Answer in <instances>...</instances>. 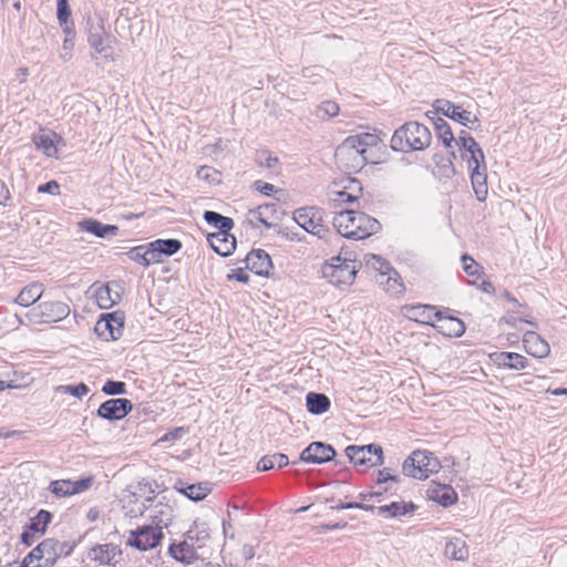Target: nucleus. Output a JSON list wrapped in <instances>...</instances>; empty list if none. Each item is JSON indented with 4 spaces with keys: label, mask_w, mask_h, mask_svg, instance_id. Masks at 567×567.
I'll list each match as a JSON object with an SVG mask.
<instances>
[{
    "label": "nucleus",
    "mask_w": 567,
    "mask_h": 567,
    "mask_svg": "<svg viewBox=\"0 0 567 567\" xmlns=\"http://www.w3.org/2000/svg\"><path fill=\"white\" fill-rule=\"evenodd\" d=\"M333 226L342 237L355 240L368 238L381 228L378 219L364 213L349 209L334 216Z\"/></svg>",
    "instance_id": "1"
},
{
    "label": "nucleus",
    "mask_w": 567,
    "mask_h": 567,
    "mask_svg": "<svg viewBox=\"0 0 567 567\" xmlns=\"http://www.w3.org/2000/svg\"><path fill=\"white\" fill-rule=\"evenodd\" d=\"M432 141L430 130L419 122H408L399 127L391 137V147L394 151H423Z\"/></svg>",
    "instance_id": "2"
},
{
    "label": "nucleus",
    "mask_w": 567,
    "mask_h": 567,
    "mask_svg": "<svg viewBox=\"0 0 567 567\" xmlns=\"http://www.w3.org/2000/svg\"><path fill=\"white\" fill-rule=\"evenodd\" d=\"M70 553L71 547L66 543L47 538L24 557L20 567H52L60 556Z\"/></svg>",
    "instance_id": "3"
},
{
    "label": "nucleus",
    "mask_w": 567,
    "mask_h": 567,
    "mask_svg": "<svg viewBox=\"0 0 567 567\" xmlns=\"http://www.w3.org/2000/svg\"><path fill=\"white\" fill-rule=\"evenodd\" d=\"M358 262L351 256H334L326 261L321 267L322 277L334 286H349L353 282Z\"/></svg>",
    "instance_id": "4"
},
{
    "label": "nucleus",
    "mask_w": 567,
    "mask_h": 567,
    "mask_svg": "<svg viewBox=\"0 0 567 567\" xmlns=\"http://www.w3.org/2000/svg\"><path fill=\"white\" fill-rule=\"evenodd\" d=\"M87 41L92 49V56L99 65L110 63L114 60L111 38L97 19L89 18L86 21Z\"/></svg>",
    "instance_id": "5"
},
{
    "label": "nucleus",
    "mask_w": 567,
    "mask_h": 567,
    "mask_svg": "<svg viewBox=\"0 0 567 567\" xmlns=\"http://www.w3.org/2000/svg\"><path fill=\"white\" fill-rule=\"evenodd\" d=\"M380 138L375 134L363 133L349 136L338 147L337 155H348L355 162V166L363 165L368 162L367 153L370 147L377 146Z\"/></svg>",
    "instance_id": "6"
},
{
    "label": "nucleus",
    "mask_w": 567,
    "mask_h": 567,
    "mask_svg": "<svg viewBox=\"0 0 567 567\" xmlns=\"http://www.w3.org/2000/svg\"><path fill=\"white\" fill-rule=\"evenodd\" d=\"M439 461L427 451H414L402 464V473L416 480H425L437 472Z\"/></svg>",
    "instance_id": "7"
},
{
    "label": "nucleus",
    "mask_w": 567,
    "mask_h": 567,
    "mask_svg": "<svg viewBox=\"0 0 567 567\" xmlns=\"http://www.w3.org/2000/svg\"><path fill=\"white\" fill-rule=\"evenodd\" d=\"M147 489L150 493H154L148 484H138L134 491H124L121 503L125 516L135 518L147 511V503H153L152 496H145Z\"/></svg>",
    "instance_id": "8"
},
{
    "label": "nucleus",
    "mask_w": 567,
    "mask_h": 567,
    "mask_svg": "<svg viewBox=\"0 0 567 567\" xmlns=\"http://www.w3.org/2000/svg\"><path fill=\"white\" fill-rule=\"evenodd\" d=\"M164 537L163 530L154 525H144L131 530L126 544L141 551L157 547Z\"/></svg>",
    "instance_id": "9"
},
{
    "label": "nucleus",
    "mask_w": 567,
    "mask_h": 567,
    "mask_svg": "<svg viewBox=\"0 0 567 567\" xmlns=\"http://www.w3.org/2000/svg\"><path fill=\"white\" fill-rule=\"evenodd\" d=\"M344 452L354 465L377 466L383 464V451L378 444L349 445Z\"/></svg>",
    "instance_id": "10"
},
{
    "label": "nucleus",
    "mask_w": 567,
    "mask_h": 567,
    "mask_svg": "<svg viewBox=\"0 0 567 567\" xmlns=\"http://www.w3.org/2000/svg\"><path fill=\"white\" fill-rule=\"evenodd\" d=\"M293 220L299 227L320 238L328 231L321 224L320 212L313 207L295 210Z\"/></svg>",
    "instance_id": "11"
},
{
    "label": "nucleus",
    "mask_w": 567,
    "mask_h": 567,
    "mask_svg": "<svg viewBox=\"0 0 567 567\" xmlns=\"http://www.w3.org/2000/svg\"><path fill=\"white\" fill-rule=\"evenodd\" d=\"M344 182L346 185H343L341 188H337V186H334L329 190V203L333 207L346 203H353L362 193V187L358 179L347 178Z\"/></svg>",
    "instance_id": "12"
},
{
    "label": "nucleus",
    "mask_w": 567,
    "mask_h": 567,
    "mask_svg": "<svg viewBox=\"0 0 567 567\" xmlns=\"http://www.w3.org/2000/svg\"><path fill=\"white\" fill-rule=\"evenodd\" d=\"M336 451L330 444L312 442L301 452L299 461L311 464H322L331 461Z\"/></svg>",
    "instance_id": "13"
},
{
    "label": "nucleus",
    "mask_w": 567,
    "mask_h": 567,
    "mask_svg": "<svg viewBox=\"0 0 567 567\" xmlns=\"http://www.w3.org/2000/svg\"><path fill=\"white\" fill-rule=\"evenodd\" d=\"M434 107L443 115L458 122L464 126H468L470 128H473V124L478 122L477 117L474 116L470 111L461 110L458 105H455L447 100H436Z\"/></svg>",
    "instance_id": "14"
},
{
    "label": "nucleus",
    "mask_w": 567,
    "mask_h": 567,
    "mask_svg": "<svg viewBox=\"0 0 567 567\" xmlns=\"http://www.w3.org/2000/svg\"><path fill=\"white\" fill-rule=\"evenodd\" d=\"M132 408L128 399H110L100 405L97 415L109 421L122 420L132 411Z\"/></svg>",
    "instance_id": "15"
},
{
    "label": "nucleus",
    "mask_w": 567,
    "mask_h": 567,
    "mask_svg": "<svg viewBox=\"0 0 567 567\" xmlns=\"http://www.w3.org/2000/svg\"><path fill=\"white\" fill-rule=\"evenodd\" d=\"M147 509L150 511V518L153 520L154 526L161 528L168 527L174 518V507L166 501L165 496H162L153 505L147 503Z\"/></svg>",
    "instance_id": "16"
},
{
    "label": "nucleus",
    "mask_w": 567,
    "mask_h": 567,
    "mask_svg": "<svg viewBox=\"0 0 567 567\" xmlns=\"http://www.w3.org/2000/svg\"><path fill=\"white\" fill-rule=\"evenodd\" d=\"M39 317L41 322H56L66 318L70 313L69 306L61 301L43 302L39 306Z\"/></svg>",
    "instance_id": "17"
},
{
    "label": "nucleus",
    "mask_w": 567,
    "mask_h": 567,
    "mask_svg": "<svg viewBox=\"0 0 567 567\" xmlns=\"http://www.w3.org/2000/svg\"><path fill=\"white\" fill-rule=\"evenodd\" d=\"M432 326L440 333L450 338L461 337L465 332V324L461 319L452 316H444L441 311L435 322H432Z\"/></svg>",
    "instance_id": "18"
},
{
    "label": "nucleus",
    "mask_w": 567,
    "mask_h": 567,
    "mask_svg": "<svg viewBox=\"0 0 567 567\" xmlns=\"http://www.w3.org/2000/svg\"><path fill=\"white\" fill-rule=\"evenodd\" d=\"M245 261L247 268L258 276L268 277L272 268L270 256L262 249L251 250Z\"/></svg>",
    "instance_id": "19"
},
{
    "label": "nucleus",
    "mask_w": 567,
    "mask_h": 567,
    "mask_svg": "<svg viewBox=\"0 0 567 567\" xmlns=\"http://www.w3.org/2000/svg\"><path fill=\"white\" fill-rule=\"evenodd\" d=\"M122 550L117 545L112 543L97 545L89 551L91 560L97 561L101 565H115L116 558L121 556Z\"/></svg>",
    "instance_id": "20"
},
{
    "label": "nucleus",
    "mask_w": 567,
    "mask_h": 567,
    "mask_svg": "<svg viewBox=\"0 0 567 567\" xmlns=\"http://www.w3.org/2000/svg\"><path fill=\"white\" fill-rule=\"evenodd\" d=\"M168 554L175 560L185 565H190L199 558L198 550L185 538L177 544H171Z\"/></svg>",
    "instance_id": "21"
},
{
    "label": "nucleus",
    "mask_w": 567,
    "mask_h": 567,
    "mask_svg": "<svg viewBox=\"0 0 567 567\" xmlns=\"http://www.w3.org/2000/svg\"><path fill=\"white\" fill-rule=\"evenodd\" d=\"M523 343L526 352L533 357L545 358L549 354L550 348L548 342L534 331L524 333Z\"/></svg>",
    "instance_id": "22"
},
{
    "label": "nucleus",
    "mask_w": 567,
    "mask_h": 567,
    "mask_svg": "<svg viewBox=\"0 0 567 567\" xmlns=\"http://www.w3.org/2000/svg\"><path fill=\"white\" fill-rule=\"evenodd\" d=\"M276 213L275 204L259 205L254 209H249L247 214V221L252 228H257L260 225L266 228H271L274 225L269 221V218Z\"/></svg>",
    "instance_id": "23"
},
{
    "label": "nucleus",
    "mask_w": 567,
    "mask_h": 567,
    "mask_svg": "<svg viewBox=\"0 0 567 567\" xmlns=\"http://www.w3.org/2000/svg\"><path fill=\"white\" fill-rule=\"evenodd\" d=\"M80 231H87L99 238L114 237L118 233V227L115 225H104L101 221L89 218L78 223Z\"/></svg>",
    "instance_id": "24"
},
{
    "label": "nucleus",
    "mask_w": 567,
    "mask_h": 567,
    "mask_svg": "<svg viewBox=\"0 0 567 567\" xmlns=\"http://www.w3.org/2000/svg\"><path fill=\"white\" fill-rule=\"evenodd\" d=\"M207 239L210 247L220 256H229L236 248V239L229 231H217Z\"/></svg>",
    "instance_id": "25"
},
{
    "label": "nucleus",
    "mask_w": 567,
    "mask_h": 567,
    "mask_svg": "<svg viewBox=\"0 0 567 567\" xmlns=\"http://www.w3.org/2000/svg\"><path fill=\"white\" fill-rule=\"evenodd\" d=\"M373 509L377 511L379 516L384 518H396L413 513L415 505L411 502L393 501L390 504L374 506Z\"/></svg>",
    "instance_id": "26"
},
{
    "label": "nucleus",
    "mask_w": 567,
    "mask_h": 567,
    "mask_svg": "<svg viewBox=\"0 0 567 567\" xmlns=\"http://www.w3.org/2000/svg\"><path fill=\"white\" fill-rule=\"evenodd\" d=\"M92 297L101 309H110L121 299L120 293L113 291L110 285L93 286Z\"/></svg>",
    "instance_id": "27"
},
{
    "label": "nucleus",
    "mask_w": 567,
    "mask_h": 567,
    "mask_svg": "<svg viewBox=\"0 0 567 567\" xmlns=\"http://www.w3.org/2000/svg\"><path fill=\"white\" fill-rule=\"evenodd\" d=\"M175 489L195 502L204 499L212 491L209 483L186 484L183 481L175 483Z\"/></svg>",
    "instance_id": "28"
},
{
    "label": "nucleus",
    "mask_w": 567,
    "mask_h": 567,
    "mask_svg": "<svg viewBox=\"0 0 567 567\" xmlns=\"http://www.w3.org/2000/svg\"><path fill=\"white\" fill-rule=\"evenodd\" d=\"M151 247L155 261L159 262L163 256L169 257L176 254L182 248V243L178 239H157L151 243Z\"/></svg>",
    "instance_id": "29"
},
{
    "label": "nucleus",
    "mask_w": 567,
    "mask_h": 567,
    "mask_svg": "<svg viewBox=\"0 0 567 567\" xmlns=\"http://www.w3.org/2000/svg\"><path fill=\"white\" fill-rule=\"evenodd\" d=\"M494 362L512 370H523L527 367V359L515 352L494 353Z\"/></svg>",
    "instance_id": "30"
},
{
    "label": "nucleus",
    "mask_w": 567,
    "mask_h": 567,
    "mask_svg": "<svg viewBox=\"0 0 567 567\" xmlns=\"http://www.w3.org/2000/svg\"><path fill=\"white\" fill-rule=\"evenodd\" d=\"M486 169V165H482V169H471L473 190L480 202H484L488 193Z\"/></svg>",
    "instance_id": "31"
},
{
    "label": "nucleus",
    "mask_w": 567,
    "mask_h": 567,
    "mask_svg": "<svg viewBox=\"0 0 567 567\" xmlns=\"http://www.w3.org/2000/svg\"><path fill=\"white\" fill-rule=\"evenodd\" d=\"M444 554L453 560H466L468 557V549L465 540L462 537H453L445 544Z\"/></svg>",
    "instance_id": "32"
},
{
    "label": "nucleus",
    "mask_w": 567,
    "mask_h": 567,
    "mask_svg": "<svg viewBox=\"0 0 567 567\" xmlns=\"http://www.w3.org/2000/svg\"><path fill=\"white\" fill-rule=\"evenodd\" d=\"M307 410L311 414H322L327 412L331 405L330 399L323 393L309 392L306 396Z\"/></svg>",
    "instance_id": "33"
},
{
    "label": "nucleus",
    "mask_w": 567,
    "mask_h": 567,
    "mask_svg": "<svg viewBox=\"0 0 567 567\" xmlns=\"http://www.w3.org/2000/svg\"><path fill=\"white\" fill-rule=\"evenodd\" d=\"M410 318L414 319L415 321L430 324L435 322L436 318L440 316V311H436L435 307L427 305L412 306L410 308Z\"/></svg>",
    "instance_id": "34"
},
{
    "label": "nucleus",
    "mask_w": 567,
    "mask_h": 567,
    "mask_svg": "<svg viewBox=\"0 0 567 567\" xmlns=\"http://www.w3.org/2000/svg\"><path fill=\"white\" fill-rule=\"evenodd\" d=\"M43 293L42 285L31 284L24 287L18 295L16 301L22 307H29L38 301Z\"/></svg>",
    "instance_id": "35"
},
{
    "label": "nucleus",
    "mask_w": 567,
    "mask_h": 567,
    "mask_svg": "<svg viewBox=\"0 0 567 567\" xmlns=\"http://www.w3.org/2000/svg\"><path fill=\"white\" fill-rule=\"evenodd\" d=\"M429 496L443 506L452 505L457 498L454 489L446 485H439L432 489H429Z\"/></svg>",
    "instance_id": "36"
},
{
    "label": "nucleus",
    "mask_w": 567,
    "mask_h": 567,
    "mask_svg": "<svg viewBox=\"0 0 567 567\" xmlns=\"http://www.w3.org/2000/svg\"><path fill=\"white\" fill-rule=\"evenodd\" d=\"M204 219L208 225L217 228L218 231H229L234 227V220L230 217L223 216L213 210H206Z\"/></svg>",
    "instance_id": "37"
},
{
    "label": "nucleus",
    "mask_w": 567,
    "mask_h": 567,
    "mask_svg": "<svg viewBox=\"0 0 567 567\" xmlns=\"http://www.w3.org/2000/svg\"><path fill=\"white\" fill-rule=\"evenodd\" d=\"M288 464H289V458L286 454L275 453L272 455L262 456L257 464V470L264 472V471L272 470L275 466L282 468L284 466H287Z\"/></svg>",
    "instance_id": "38"
},
{
    "label": "nucleus",
    "mask_w": 567,
    "mask_h": 567,
    "mask_svg": "<svg viewBox=\"0 0 567 567\" xmlns=\"http://www.w3.org/2000/svg\"><path fill=\"white\" fill-rule=\"evenodd\" d=\"M54 134L51 131H41L34 135L33 142L38 150H42L48 156L55 154Z\"/></svg>",
    "instance_id": "39"
},
{
    "label": "nucleus",
    "mask_w": 567,
    "mask_h": 567,
    "mask_svg": "<svg viewBox=\"0 0 567 567\" xmlns=\"http://www.w3.org/2000/svg\"><path fill=\"white\" fill-rule=\"evenodd\" d=\"M380 285L386 290L389 293L393 296H399L404 292V285L400 278V275L396 270L393 269L392 274L385 275L383 279H380Z\"/></svg>",
    "instance_id": "40"
},
{
    "label": "nucleus",
    "mask_w": 567,
    "mask_h": 567,
    "mask_svg": "<svg viewBox=\"0 0 567 567\" xmlns=\"http://www.w3.org/2000/svg\"><path fill=\"white\" fill-rule=\"evenodd\" d=\"M184 537L198 550L204 547L209 538V533L206 527L200 528L198 525H194L184 534Z\"/></svg>",
    "instance_id": "41"
},
{
    "label": "nucleus",
    "mask_w": 567,
    "mask_h": 567,
    "mask_svg": "<svg viewBox=\"0 0 567 567\" xmlns=\"http://www.w3.org/2000/svg\"><path fill=\"white\" fill-rule=\"evenodd\" d=\"M127 255L132 260H134L141 265H144V266H150L152 264H156L154 252L152 250L151 245L148 247L138 246V247L132 248L127 252Z\"/></svg>",
    "instance_id": "42"
},
{
    "label": "nucleus",
    "mask_w": 567,
    "mask_h": 567,
    "mask_svg": "<svg viewBox=\"0 0 567 567\" xmlns=\"http://www.w3.org/2000/svg\"><path fill=\"white\" fill-rule=\"evenodd\" d=\"M106 322H109V334L111 340H116L122 336L124 327V316L120 312L104 315Z\"/></svg>",
    "instance_id": "43"
},
{
    "label": "nucleus",
    "mask_w": 567,
    "mask_h": 567,
    "mask_svg": "<svg viewBox=\"0 0 567 567\" xmlns=\"http://www.w3.org/2000/svg\"><path fill=\"white\" fill-rule=\"evenodd\" d=\"M435 131L439 136V138L442 141L443 145L447 148L452 147L453 144H455L456 140L452 133L451 126L449 123L439 117L434 122Z\"/></svg>",
    "instance_id": "44"
},
{
    "label": "nucleus",
    "mask_w": 567,
    "mask_h": 567,
    "mask_svg": "<svg viewBox=\"0 0 567 567\" xmlns=\"http://www.w3.org/2000/svg\"><path fill=\"white\" fill-rule=\"evenodd\" d=\"M255 161L260 167H265L272 173L279 172V161L268 150L257 151Z\"/></svg>",
    "instance_id": "45"
},
{
    "label": "nucleus",
    "mask_w": 567,
    "mask_h": 567,
    "mask_svg": "<svg viewBox=\"0 0 567 567\" xmlns=\"http://www.w3.org/2000/svg\"><path fill=\"white\" fill-rule=\"evenodd\" d=\"M50 520L51 513L45 509H41L34 517L30 519L28 528L34 533H38V536H42L45 533Z\"/></svg>",
    "instance_id": "46"
},
{
    "label": "nucleus",
    "mask_w": 567,
    "mask_h": 567,
    "mask_svg": "<svg viewBox=\"0 0 567 567\" xmlns=\"http://www.w3.org/2000/svg\"><path fill=\"white\" fill-rule=\"evenodd\" d=\"M365 262L369 267L379 272L381 279H383L385 275H390L393 271V268L390 265V262L378 255L367 256Z\"/></svg>",
    "instance_id": "47"
},
{
    "label": "nucleus",
    "mask_w": 567,
    "mask_h": 567,
    "mask_svg": "<svg viewBox=\"0 0 567 567\" xmlns=\"http://www.w3.org/2000/svg\"><path fill=\"white\" fill-rule=\"evenodd\" d=\"M339 113V105L333 101L322 102L316 111V116L321 120H329Z\"/></svg>",
    "instance_id": "48"
},
{
    "label": "nucleus",
    "mask_w": 567,
    "mask_h": 567,
    "mask_svg": "<svg viewBox=\"0 0 567 567\" xmlns=\"http://www.w3.org/2000/svg\"><path fill=\"white\" fill-rule=\"evenodd\" d=\"M463 270L471 277H480L482 267L468 255L462 256Z\"/></svg>",
    "instance_id": "49"
},
{
    "label": "nucleus",
    "mask_w": 567,
    "mask_h": 567,
    "mask_svg": "<svg viewBox=\"0 0 567 567\" xmlns=\"http://www.w3.org/2000/svg\"><path fill=\"white\" fill-rule=\"evenodd\" d=\"M50 491L58 497L71 495V481H54L50 484Z\"/></svg>",
    "instance_id": "50"
},
{
    "label": "nucleus",
    "mask_w": 567,
    "mask_h": 567,
    "mask_svg": "<svg viewBox=\"0 0 567 567\" xmlns=\"http://www.w3.org/2000/svg\"><path fill=\"white\" fill-rule=\"evenodd\" d=\"M102 391L107 395L124 394L126 392V384L122 381L107 380Z\"/></svg>",
    "instance_id": "51"
},
{
    "label": "nucleus",
    "mask_w": 567,
    "mask_h": 567,
    "mask_svg": "<svg viewBox=\"0 0 567 567\" xmlns=\"http://www.w3.org/2000/svg\"><path fill=\"white\" fill-rule=\"evenodd\" d=\"M456 145L464 148L467 153L473 152V150L478 147L477 142L467 132L462 131L460 133L458 138L455 142Z\"/></svg>",
    "instance_id": "52"
},
{
    "label": "nucleus",
    "mask_w": 567,
    "mask_h": 567,
    "mask_svg": "<svg viewBox=\"0 0 567 567\" xmlns=\"http://www.w3.org/2000/svg\"><path fill=\"white\" fill-rule=\"evenodd\" d=\"M390 489H391V487H390V486H388V485H386V486H383V485H378V484H377V485H375V487H374V489H373L372 492H369V493H361V494L359 495V497H360V499H361L362 502H367V501H369V499H371V498H377V502H378V503H382V501H383V499H382L381 497L383 496V494H384L385 492H388V491H390Z\"/></svg>",
    "instance_id": "53"
},
{
    "label": "nucleus",
    "mask_w": 567,
    "mask_h": 567,
    "mask_svg": "<svg viewBox=\"0 0 567 567\" xmlns=\"http://www.w3.org/2000/svg\"><path fill=\"white\" fill-rule=\"evenodd\" d=\"M58 20L60 22L61 25H64L68 23V18L70 16V10H69V2L68 0H58ZM64 31L68 33L69 32V27L65 25L64 27Z\"/></svg>",
    "instance_id": "54"
},
{
    "label": "nucleus",
    "mask_w": 567,
    "mask_h": 567,
    "mask_svg": "<svg viewBox=\"0 0 567 567\" xmlns=\"http://www.w3.org/2000/svg\"><path fill=\"white\" fill-rule=\"evenodd\" d=\"M470 154L468 166L471 169H482V165H486L484 153L480 146Z\"/></svg>",
    "instance_id": "55"
},
{
    "label": "nucleus",
    "mask_w": 567,
    "mask_h": 567,
    "mask_svg": "<svg viewBox=\"0 0 567 567\" xmlns=\"http://www.w3.org/2000/svg\"><path fill=\"white\" fill-rule=\"evenodd\" d=\"M94 476L89 475L78 481H73V495L86 492L93 484Z\"/></svg>",
    "instance_id": "56"
},
{
    "label": "nucleus",
    "mask_w": 567,
    "mask_h": 567,
    "mask_svg": "<svg viewBox=\"0 0 567 567\" xmlns=\"http://www.w3.org/2000/svg\"><path fill=\"white\" fill-rule=\"evenodd\" d=\"M109 322H106L105 320V317L104 315L101 317V319L97 320V322L95 323V327H94V331L95 333L104 339V340H110V334H109Z\"/></svg>",
    "instance_id": "57"
},
{
    "label": "nucleus",
    "mask_w": 567,
    "mask_h": 567,
    "mask_svg": "<svg viewBox=\"0 0 567 567\" xmlns=\"http://www.w3.org/2000/svg\"><path fill=\"white\" fill-rule=\"evenodd\" d=\"M398 480H399L398 476L392 475L391 471L385 467V468L379 471L378 478H377V484L378 485H384V484H388L390 482L396 483Z\"/></svg>",
    "instance_id": "58"
},
{
    "label": "nucleus",
    "mask_w": 567,
    "mask_h": 567,
    "mask_svg": "<svg viewBox=\"0 0 567 567\" xmlns=\"http://www.w3.org/2000/svg\"><path fill=\"white\" fill-rule=\"evenodd\" d=\"M254 186H255L256 190H258L259 193H261L262 195H266V196H271L276 192L275 185L262 182V181L255 182Z\"/></svg>",
    "instance_id": "59"
},
{
    "label": "nucleus",
    "mask_w": 567,
    "mask_h": 567,
    "mask_svg": "<svg viewBox=\"0 0 567 567\" xmlns=\"http://www.w3.org/2000/svg\"><path fill=\"white\" fill-rule=\"evenodd\" d=\"M278 235L287 240H290V241L300 240V238L298 237V234L296 231H293V229L290 228L289 226H280L278 228Z\"/></svg>",
    "instance_id": "60"
},
{
    "label": "nucleus",
    "mask_w": 567,
    "mask_h": 567,
    "mask_svg": "<svg viewBox=\"0 0 567 567\" xmlns=\"http://www.w3.org/2000/svg\"><path fill=\"white\" fill-rule=\"evenodd\" d=\"M350 508H360L364 511H373V505H368L364 502L362 503H341L336 506V509H350Z\"/></svg>",
    "instance_id": "61"
},
{
    "label": "nucleus",
    "mask_w": 567,
    "mask_h": 567,
    "mask_svg": "<svg viewBox=\"0 0 567 567\" xmlns=\"http://www.w3.org/2000/svg\"><path fill=\"white\" fill-rule=\"evenodd\" d=\"M227 280H237L239 282L247 284L249 281V275L239 268L228 274Z\"/></svg>",
    "instance_id": "62"
},
{
    "label": "nucleus",
    "mask_w": 567,
    "mask_h": 567,
    "mask_svg": "<svg viewBox=\"0 0 567 567\" xmlns=\"http://www.w3.org/2000/svg\"><path fill=\"white\" fill-rule=\"evenodd\" d=\"M37 537H39L38 533H34L27 527L21 535V542L29 547L35 542Z\"/></svg>",
    "instance_id": "63"
},
{
    "label": "nucleus",
    "mask_w": 567,
    "mask_h": 567,
    "mask_svg": "<svg viewBox=\"0 0 567 567\" xmlns=\"http://www.w3.org/2000/svg\"><path fill=\"white\" fill-rule=\"evenodd\" d=\"M58 189H59V184L54 181L48 182V183L39 186L40 193L55 194L58 192Z\"/></svg>",
    "instance_id": "64"
}]
</instances>
